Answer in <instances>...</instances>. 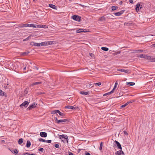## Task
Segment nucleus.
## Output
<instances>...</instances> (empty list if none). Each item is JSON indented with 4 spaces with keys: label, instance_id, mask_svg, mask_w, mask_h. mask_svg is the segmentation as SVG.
I'll return each mask as SVG.
<instances>
[{
    "label": "nucleus",
    "instance_id": "1",
    "mask_svg": "<svg viewBox=\"0 0 155 155\" xmlns=\"http://www.w3.org/2000/svg\"><path fill=\"white\" fill-rule=\"evenodd\" d=\"M71 18L73 20L78 21H80L81 20V17L77 15L72 16Z\"/></svg>",
    "mask_w": 155,
    "mask_h": 155
},
{
    "label": "nucleus",
    "instance_id": "2",
    "mask_svg": "<svg viewBox=\"0 0 155 155\" xmlns=\"http://www.w3.org/2000/svg\"><path fill=\"white\" fill-rule=\"evenodd\" d=\"M54 41H48L42 42L41 43L42 45H52Z\"/></svg>",
    "mask_w": 155,
    "mask_h": 155
},
{
    "label": "nucleus",
    "instance_id": "3",
    "mask_svg": "<svg viewBox=\"0 0 155 155\" xmlns=\"http://www.w3.org/2000/svg\"><path fill=\"white\" fill-rule=\"evenodd\" d=\"M142 8V5H141L140 3H138L136 5V7L135 9L137 12L140 9H141Z\"/></svg>",
    "mask_w": 155,
    "mask_h": 155
},
{
    "label": "nucleus",
    "instance_id": "4",
    "mask_svg": "<svg viewBox=\"0 0 155 155\" xmlns=\"http://www.w3.org/2000/svg\"><path fill=\"white\" fill-rule=\"evenodd\" d=\"M59 137L60 139H61L62 138H64L66 139V142L67 143H68V137L67 135H65L63 134L62 135H59Z\"/></svg>",
    "mask_w": 155,
    "mask_h": 155
},
{
    "label": "nucleus",
    "instance_id": "5",
    "mask_svg": "<svg viewBox=\"0 0 155 155\" xmlns=\"http://www.w3.org/2000/svg\"><path fill=\"white\" fill-rule=\"evenodd\" d=\"M28 104L29 103L28 101H25L20 105V106L21 107H22L23 106L24 107H27Z\"/></svg>",
    "mask_w": 155,
    "mask_h": 155
},
{
    "label": "nucleus",
    "instance_id": "6",
    "mask_svg": "<svg viewBox=\"0 0 155 155\" xmlns=\"http://www.w3.org/2000/svg\"><path fill=\"white\" fill-rule=\"evenodd\" d=\"M30 45L32 46H34L37 47L40 46L41 43H35L34 42H31L30 43Z\"/></svg>",
    "mask_w": 155,
    "mask_h": 155
},
{
    "label": "nucleus",
    "instance_id": "7",
    "mask_svg": "<svg viewBox=\"0 0 155 155\" xmlns=\"http://www.w3.org/2000/svg\"><path fill=\"white\" fill-rule=\"evenodd\" d=\"M115 154L116 155H124V153L121 150L117 151L115 153Z\"/></svg>",
    "mask_w": 155,
    "mask_h": 155
},
{
    "label": "nucleus",
    "instance_id": "8",
    "mask_svg": "<svg viewBox=\"0 0 155 155\" xmlns=\"http://www.w3.org/2000/svg\"><path fill=\"white\" fill-rule=\"evenodd\" d=\"M78 108V107H74L73 106H66L65 107V108H67V109H76Z\"/></svg>",
    "mask_w": 155,
    "mask_h": 155
},
{
    "label": "nucleus",
    "instance_id": "9",
    "mask_svg": "<svg viewBox=\"0 0 155 155\" xmlns=\"http://www.w3.org/2000/svg\"><path fill=\"white\" fill-rule=\"evenodd\" d=\"M40 135L41 137H45L47 136V134L46 132H41L40 133Z\"/></svg>",
    "mask_w": 155,
    "mask_h": 155
},
{
    "label": "nucleus",
    "instance_id": "10",
    "mask_svg": "<svg viewBox=\"0 0 155 155\" xmlns=\"http://www.w3.org/2000/svg\"><path fill=\"white\" fill-rule=\"evenodd\" d=\"M124 11L122 10L120 12H118L114 13V15L117 16H119L122 15L124 12Z\"/></svg>",
    "mask_w": 155,
    "mask_h": 155
},
{
    "label": "nucleus",
    "instance_id": "11",
    "mask_svg": "<svg viewBox=\"0 0 155 155\" xmlns=\"http://www.w3.org/2000/svg\"><path fill=\"white\" fill-rule=\"evenodd\" d=\"M115 142L116 143V144L118 148L119 149L121 150L122 149V147L121 146V145L120 143L118 142L116 140H115Z\"/></svg>",
    "mask_w": 155,
    "mask_h": 155
},
{
    "label": "nucleus",
    "instance_id": "12",
    "mask_svg": "<svg viewBox=\"0 0 155 155\" xmlns=\"http://www.w3.org/2000/svg\"><path fill=\"white\" fill-rule=\"evenodd\" d=\"M68 121L67 119H64V120H58V122H57V123L59 124L60 123H65Z\"/></svg>",
    "mask_w": 155,
    "mask_h": 155
},
{
    "label": "nucleus",
    "instance_id": "13",
    "mask_svg": "<svg viewBox=\"0 0 155 155\" xmlns=\"http://www.w3.org/2000/svg\"><path fill=\"white\" fill-rule=\"evenodd\" d=\"M37 28H48V27L46 25H37Z\"/></svg>",
    "mask_w": 155,
    "mask_h": 155
},
{
    "label": "nucleus",
    "instance_id": "14",
    "mask_svg": "<svg viewBox=\"0 0 155 155\" xmlns=\"http://www.w3.org/2000/svg\"><path fill=\"white\" fill-rule=\"evenodd\" d=\"M35 104H33L31 105L28 108V109L29 110H30L32 109V108H34L35 107Z\"/></svg>",
    "mask_w": 155,
    "mask_h": 155
},
{
    "label": "nucleus",
    "instance_id": "15",
    "mask_svg": "<svg viewBox=\"0 0 155 155\" xmlns=\"http://www.w3.org/2000/svg\"><path fill=\"white\" fill-rule=\"evenodd\" d=\"M80 94L83 95H88L89 94V92H84L81 91L80 92Z\"/></svg>",
    "mask_w": 155,
    "mask_h": 155
},
{
    "label": "nucleus",
    "instance_id": "16",
    "mask_svg": "<svg viewBox=\"0 0 155 155\" xmlns=\"http://www.w3.org/2000/svg\"><path fill=\"white\" fill-rule=\"evenodd\" d=\"M118 71L121 72H124L126 73H128L129 71V70H124L122 69H118Z\"/></svg>",
    "mask_w": 155,
    "mask_h": 155
},
{
    "label": "nucleus",
    "instance_id": "17",
    "mask_svg": "<svg viewBox=\"0 0 155 155\" xmlns=\"http://www.w3.org/2000/svg\"><path fill=\"white\" fill-rule=\"evenodd\" d=\"M49 6L50 7L53 8L54 9H57V6L54 5L49 4Z\"/></svg>",
    "mask_w": 155,
    "mask_h": 155
},
{
    "label": "nucleus",
    "instance_id": "18",
    "mask_svg": "<svg viewBox=\"0 0 155 155\" xmlns=\"http://www.w3.org/2000/svg\"><path fill=\"white\" fill-rule=\"evenodd\" d=\"M149 60L152 62H155V57H153L150 56V58H149Z\"/></svg>",
    "mask_w": 155,
    "mask_h": 155
},
{
    "label": "nucleus",
    "instance_id": "19",
    "mask_svg": "<svg viewBox=\"0 0 155 155\" xmlns=\"http://www.w3.org/2000/svg\"><path fill=\"white\" fill-rule=\"evenodd\" d=\"M41 83V82H34L31 84V86H33L34 85H36L38 84H40Z\"/></svg>",
    "mask_w": 155,
    "mask_h": 155
},
{
    "label": "nucleus",
    "instance_id": "20",
    "mask_svg": "<svg viewBox=\"0 0 155 155\" xmlns=\"http://www.w3.org/2000/svg\"><path fill=\"white\" fill-rule=\"evenodd\" d=\"M37 25H34V24H29V27L37 28Z\"/></svg>",
    "mask_w": 155,
    "mask_h": 155
},
{
    "label": "nucleus",
    "instance_id": "21",
    "mask_svg": "<svg viewBox=\"0 0 155 155\" xmlns=\"http://www.w3.org/2000/svg\"><path fill=\"white\" fill-rule=\"evenodd\" d=\"M118 85V83L117 82V81H116V83L115 84L114 86V87L113 89L112 90V91H113V92H114V91L116 89V88L117 87Z\"/></svg>",
    "mask_w": 155,
    "mask_h": 155
},
{
    "label": "nucleus",
    "instance_id": "22",
    "mask_svg": "<svg viewBox=\"0 0 155 155\" xmlns=\"http://www.w3.org/2000/svg\"><path fill=\"white\" fill-rule=\"evenodd\" d=\"M31 145V142L29 140H27V141L26 147H30Z\"/></svg>",
    "mask_w": 155,
    "mask_h": 155
},
{
    "label": "nucleus",
    "instance_id": "23",
    "mask_svg": "<svg viewBox=\"0 0 155 155\" xmlns=\"http://www.w3.org/2000/svg\"><path fill=\"white\" fill-rule=\"evenodd\" d=\"M93 84H91V83H90L88 84L86 86L87 87L91 88L93 87Z\"/></svg>",
    "mask_w": 155,
    "mask_h": 155
},
{
    "label": "nucleus",
    "instance_id": "24",
    "mask_svg": "<svg viewBox=\"0 0 155 155\" xmlns=\"http://www.w3.org/2000/svg\"><path fill=\"white\" fill-rule=\"evenodd\" d=\"M132 24V23L130 22H125L124 23V25L127 26H130Z\"/></svg>",
    "mask_w": 155,
    "mask_h": 155
},
{
    "label": "nucleus",
    "instance_id": "25",
    "mask_svg": "<svg viewBox=\"0 0 155 155\" xmlns=\"http://www.w3.org/2000/svg\"><path fill=\"white\" fill-rule=\"evenodd\" d=\"M113 91H111L109 92H108V93H105V94H104L103 95V96H105L106 95H110V94H111L113 93Z\"/></svg>",
    "mask_w": 155,
    "mask_h": 155
},
{
    "label": "nucleus",
    "instance_id": "26",
    "mask_svg": "<svg viewBox=\"0 0 155 155\" xmlns=\"http://www.w3.org/2000/svg\"><path fill=\"white\" fill-rule=\"evenodd\" d=\"M99 20L101 21H105V18L104 17H102L99 18Z\"/></svg>",
    "mask_w": 155,
    "mask_h": 155
},
{
    "label": "nucleus",
    "instance_id": "27",
    "mask_svg": "<svg viewBox=\"0 0 155 155\" xmlns=\"http://www.w3.org/2000/svg\"><path fill=\"white\" fill-rule=\"evenodd\" d=\"M5 93L0 89V95L2 96H5Z\"/></svg>",
    "mask_w": 155,
    "mask_h": 155
},
{
    "label": "nucleus",
    "instance_id": "28",
    "mask_svg": "<svg viewBox=\"0 0 155 155\" xmlns=\"http://www.w3.org/2000/svg\"><path fill=\"white\" fill-rule=\"evenodd\" d=\"M23 142V139L22 138L20 139L18 141V143L19 144H21Z\"/></svg>",
    "mask_w": 155,
    "mask_h": 155
},
{
    "label": "nucleus",
    "instance_id": "29",
    "mask_svg": "<svg viewBox=\"0 0 155 155\" xmlns=\"http://www.w3.org/2000/svg\"><path fill=\"white\" fill-rule=\"evenodd\" d=\"M84 31L82 29H80L77 30L76 32L77 33H79Z\"/></svg>",
    "mask_w": 155,
    "mask_h": 155
},
{
    "label": "nucleus",
    "instance_id": "30",
    "mask_svg": "<svg viewBox=\"0 0 155 155\" xmlns=\"http://www.w3.org/2000/svg\"><path fill=\"white\" fill-rule=\"evenodd\" d=\"M101 49L104 51H107L109 49L108 48L105 47H102L101 48Z\"/></svg>",
    "mask_w": 155,
    "mask_h": 155
},
{
    "label": "nucleus",
    "instance_id": "31",
    "mask_svg": "<svg viewBox=\"0 0 155 155\" xmlns=\"http://www.w3.org/2000/svg\"><path fill=\"white\" fill-rule=\"evenodd\" d=\"M11 152L13 153H14L16 154L17 153H18V150L16 149H15V150H11Z\"/></svg>",
    "mask_w": 155,
    "mask_h": 155
},
{
    "label": "nucleus",
    "instance_id": "32",
    "mask_svg": "<svg viewBox=\"0 0 155 155\" xmlns=\"http://www.w3.org/2000/svg\"><path fill=\"white\" fill-rule=\"evenodd\" d=\"M135 83L134 82H130L127 83V84H129L130 86H133L134 85Z\"/></svg>",
    "mask_w": 155,
    "mask_h": 155
},
{
    "label": "nucleus",
    "instance_id": "33",
    "mask_svg": "<svg viewBox=\"0 0 155 155\" xmlns=\"http://www.w3.org/2000/svg\"><path fill=\"white\" fill-rule=\"evenodd\" d=\"M149 58H150V56H147L144 54L143 58H144L149 60Z\"/></svg>",
    "mask_w": 155,
    "mask_h": 155
},
{
    "label": "nucleus",
    "instance_id": "34",
    "mask_svg": "<svg viewBox=\"0 0 155 155\" xmlns=\"http://www.w3.org/2000/svg\"><path fill=\"white\" fill-rule=\"evenodd\" d=\"M94 84L96 86H100L101 84V82L96 83Z\"/></svg>",
    "mask_w": 155,
    "mask_h": 155
},
{
    "label": "nucleus",
    "instance_id": "35",
    "mask_svg": "<svg viewBox=\"0 0 155 155\" xmlns=\"http://www.w3.org/2000/svg\"><path fill=\"white\" fill-rule=\"evenodd\" d=\"M38 140L39 141H42L44 142H46V140L43 139L41 138H40Z\"/></svg>",
    "mask_w": 155,
    "mask_h": 155
},
{
    "label": "nucleus",
    "instance_id": "36",
    "mask_svg": "<svg viewBox=\"0 0 155 155\" xmlns=\"http://www.w3.org/2000/svg\"><path fill=\"white\" fill-rule=\"evenodd\" d=\"M112 9L113 11H114L116 9H117L118 8V7L117 6H113L112 7Z\"/></svg>",
    "mask_w": 155,
    "mask_h": 155
},
{
    "label": "nucleus",
    "instance_id": "37",
    "mask_svg": "<svg viewBox=\"0 0 155 155\" xmlns=\"http://www.w3.org/2000/svg\"><path fill=\"white\" fill-rule=\"evenodd\" d=\"M102 146H103V143L102 142H101L100 144L99 149L100 150H102Z\"/></svg>",
    "mask_w": 155,
    "mask_h": 155
},
{
    "label": "nucleus",
    "instance_id": "38",
    "mask_svg": "<svg viewBox=\"0 0 155 155\" xmlns=\"http://www.w3.org/2000/svg\"><path fill=\"white\" fill-rule=\"evenodd\" d=\"M29 53V51H27V52H24L22 53L21 54L22 55H23V56H25V55L27 54H28Z\"/></svg>",
    "mask_w": 155,
    "mask_h": 155
},
{
    "label": "nucleus",
    "instance_id": "39",
    "mask_svg": "<svg viewBox=\"0 0 155 155\" xmlns=\"http://www.w3.org/2000/svg\"><path fill=\"white\" fill-rule=\"evenodd\" d=\"M30 37V36H28V38H27L25 39H24L23 40V41H28V40L29 39V38Z\"/></svg>",
    "mask_w": 155,
    "mask_h": 155
},
{
    "label": "nucleus",
    "instance_id": "40",
    "mask_svg": "<svg viewBox=\"0 0 155 155\" xmlns=\"http://www.w3.org/2000/svg\"><path fill=\"white\" fill-rule=\"evenodd\" d=\"M56 113H57L56 110H55L52 111L51 113V114H56Z\"/></svg>",
    "mask_w": 155,
    "mask_h": 155
},
{
    "label": "nucleus",
    "instance_id": "41",
    "mask_svg": "<svg viewBox=\"0 0 155 155\" xmlns=\"http://www.w3.org/2000/svg\"><path fill=\"white\" fill-rule=\"evenodd\" d=\"M144 54H141L140 55L138 56V57H140L141 58H143Z\"/></svg>",
    "mask_w": 155,
    "mask_h": 155
},
{
    "label": "nucleus",
    "instance_id": "42",
    "mask_svg": "<svg viewBox=\"0 0 155 155\" xmlns=\"http://www.w3.org/2000/svg\"><path fill=\"white\" fill-rule=\"evenodd\" d=\"M127 105V104L126 103L125 104L121 106L120 107L121 108H124V107H125Z\"/></svg>",
    "mask_w": 155,
    "mask_h": 155
},
{
    "label": "nucleus",
    "instance_id": "43",
    "mask_svg": "<svg viewBox=\"0 0 155 155\" xmlns=\"http://www.w3.org/2000/svg\"><path fill=\"white\" fill-rule=\"evenodd\" d=\"M54 147H55L57 148H59V144H55Z\"/></svg>",
    "mask_w": 155,
    "mask_h": 155
},
{
    "label": "nucleus",
    "instance_id": "44",
    "mask_svg": "<svg viewBox=\"0 0 155 155\" xmlns=\"http://www.w3.org/2000/svg\"><path fill=\"white\" fill-rule=\"evenodd\" d=\"M84 154L85 155H91L89 153L87 152V151H86L85 152Z\"/></svg>",
    "mask_w": 155,
    "mask_h": 155
},
{
    "label": "nucleus",
    "instance_id": "45",
    "mask_svg": "<svg viewBox=\"0 0 155 155\" xmlns=\"http://www.w3.org/2000/svg\"><path fill=\"white\" fill-rule=\"evenodd\" d=\"M134 101V100H132L131 101L128 102H127L126 103V104H127V105L128 104H129L130 103H132Z\"/></svg>",
    "mask_w": 155,
    "mask_h": 155
},
{
    "label": "nucleus",
    "instance_id": "46",
    "mask_svg": "<svg viewBox=\"0 0 155 155\" xmlns=\"http://www.w3.org/2000/svg\"><path fill=\"white\" fill-rule=\"evenodd\" d=\"M89 55L92 58L94 57V55L92 53H89Z\"/></svg>",
    "mask_w": 155,
    "mask_h": 155
},
{
    "label": "nucleus",
    "instance_id": "47",
    "mask_svg": "<svg viewBox=\"0 0 155 155\" xmlns=\"http://www.w3.org/2000/svg\"><path fill=\"white\" fill-rule=\"evenodd\" d=\"M59 114L60 116H64V114L63 113H61V112H60V113H59Z\"/></svg>",
    "mask_w": 155,
    "mask_h": 155
},
{
    "label": "nucleus",
    "instance_id": "48",
    "mask_svg": "<svg viewBox=\"0 0 155 155\" xmlns=\"http://www.w3.org/2000/svg\"><path fill=\"white\" fill-rule=\"evenodd\" d=\"M51 140H46V142L48 143H51Z\"/></svg>",
    "mask_w": 155,
    "mask_h": 155
},
{
    "label": "nucleus",
    "instance_id": "49",
    "mask_svg": "<svg viewBox=\"0 0 155 155\" xmlns=\"http://www.w3.org/2000/svg\"><path fill=\"white\" fill-rule=\"evenodd\" d=\"M18 27H20V28L24 27V24L21 25H18Z\"/></svg>",
    "mask_w": 155,
    "mask_h": 155
},
{
    "label": "nucleus",
    "instance_id": "50",
    "mask_svg": "<svg viewBox=\"0 0 155 155\" xmlns=\"http://www.w3.org/2000/svg\"><path fill=\"white\" fill-rule=\"evenodd\" d=\"M24 27H29V24H24Z\"/></svg>",
    "mask_w": 155,
    "mask_h": 155
},
{
    "label": "nucleus",
    "instance_id": "51",
    "mask_svg": "<svg viewBox=\"0 0 155 155\" xmlns=\"http://www.w3.org/2000/svg\"><path fill=\"white\" fill-rule=\"evenodd\" d=\"M44 150V149L43 148H40L39 149V151H41V152H43V151Z\"/></svg>",
    "mask_w": 155,
    "mask_h": 155
},
{
    "label": "nucleus",
    "instance_id": "52",
    "mask_svg": "<svg viewBox=\"0 0 155 155\" xmlns=\"http://www.w3.org/2000/svg\"><path fill=\"white\" fill-rule=\"evenodd\" d=\"M38 94L39 95H41L43 94H45V93L44 92H39L38 93Z\"/></svg>",
    "mask_w": 155,
    "mask_h": 155
},
{
    "label": "nucleus",
    "instance_id": "53",
    "mask_svg": "<svg viewBox=\"0 0 155 155\" xmlns=\"http://www.w3.org/2000/svg\"><path fill=\"white\" fill-rule=\"evenodd\" d=\"M138 53H140L143 52V50H137Z\"/></svg>",
    "mask_w": 155,
    "mask_h": 155
},
{
    "label": "nucleus",
    "instance_id": "54",
    "mask_svg": "<svg viewBox=\"0 0 155 155\" xmlns=\"http://www.w3.org/2000/svg\"><path fill=\"white\" fill-rule=\"evenodd\" d=\"M69 155H74L73 153L72 152H69L68 153Z\"/></svg>",
    "mask_w": 155,
    "mask_h": 155
},
{
    "label": "nucleus",
    "instance_id": "55",
    "mask_svg": "<svg viewBox=\"0 0 155 155\" xmlns=\"http://www.w3.org/2000/svg\"><path fill=\"white\" fill-rule=\"evenodd\" d=\"M124 134H126V135H127L128 134H127V132L126 131H124Z\"/></svg>",
    "mask_w": 155,
    "mask_h": 155
},
{
    "label": "nucleus",
    "instance_id": "56",
    "mask_svg": "<svg viewBox=\"0 0 155 155\" xmlns=\"http://www.w3.org/2000/svg\"><path fill=\"white\" fill-rule=\"evenodd\" d=\"M133 53H138L137 50H134V51Z\"/></svg>",
    "mask_w": 155,
    "mask_h": 155
},
{
    "label": "nucleus",
    "instance_id": "57",
    "mask_svg": "<svg viewBox=\"0 0 155 155\" xmlns=\"http://www.w3.org/2000/svg\"><path fill=\"white\" fill-rule=\"evenodd\" d=\"M129 2L131 3H133V0H129Z\"/></svg>",
    "mask_w": 155,
    "mask_h": 155
},
{
    "label": "nucleus",
    "instance_id": "58",
    "mask_svg": "<svg viewBox=\"0 0 155 155\" xmlns=\"http://www.w3.org/2000/svg\"><path fill=\"white\" fill-rule=\"evenodd\" d=\"M54 120H55V121H57V122H58V120L57 117H56L54 118Z\"/></svg>",
    "mask_w": 155,
    "mask_h": 155
},
{
    "label": "nucleus",
    "instance_id": "59",
    "mask_svg": "<svg viewBox=\"0 0 155 155\" xmlns=\"http://www.w3.org/2000/svg\"><path fill=\"white\" fill-rule=\"evenodd\" d=\"M56 112L57 113H58L59 114V113L60 112V111L59 110H56Z\"/></svg>",
    "mask_w": 155,
    "mask_h": 155
},
{
    "label": "nucleus",
    "instance_id": "60",
    "mask_svg": "<svg viewBox=\"0 0 155 155\" xmlns=\"http://www.w3.org/2000/svg\"><path fill=\"white\" fill-rule=\"evenodd\" d=\"M152 47H155V43L151 45Z\"/></svg>",
    "mask_w": 155,
    "mask_h": 155
},
{
    "label": "nucleus",
    "instance_id": "61",
    "mask_svg": "<svg viewBox=\"0 0 155 155\" xmlns=\"http://www.w3.org/2000/svg\"><path fill=\"white\" fill-rule=\"evenodd\" d=\"M24 155H29V154L28 153H26L25 154H24Z\"/></svg>",
    "mask_w": 155,
    "mask_h": 155
},
{
    "label": "nucleus",
    "instance_id": "62",
    "mask_svg": "<svg viewBox=\"0 0 155 155\" xmlns=\"http://www.w3.org/2000/svg\"><path fill=\"white\" fill-rule=\"evenodd\" d=\"M4 87L5 88H7V86H5Z\"/></svg>",
    "mask_w": 155,
    "mask_h": 155
},
{
    "label": "nucleus",
    "instance_id": "63",
    "mask_svg": "<svg viewBox=\"0 0 155 155\" xmlns=\"http://www.w3.org/2000/svg\"><path fill=\"white\" fill-rule=\"evenodd\" d=\"M26 67H25L24 68L23 70H26Z\"/></svg>",
    "mask_w": 155,
    "mask_h": 155
},
{
    "label": "nucleus",
    "instance_id": "64",
    "mask_svg": "<svg viewBox=\"0 0 155 155\" xmlns=\"http://www.w3.org/2000/svg\"><path fill=\"white\" fill-rule=\"evenodd\" d=\"M122 1H121V2H120V4L121 5V4H122Z\"/></svg>",
    "mask_w": 155,
    "mask_h": 155
}]
</instances>
